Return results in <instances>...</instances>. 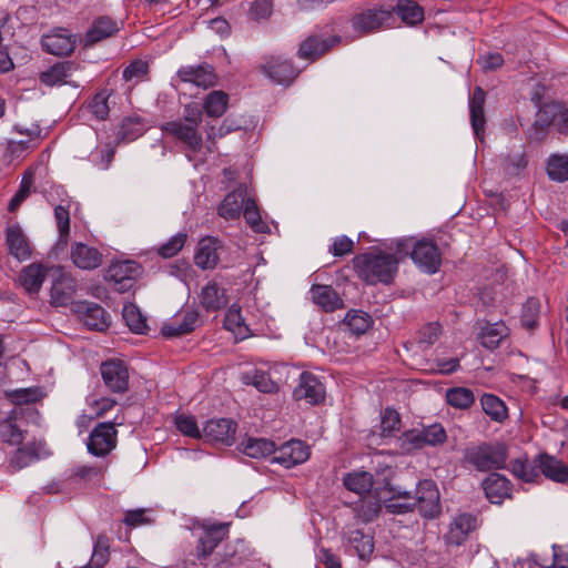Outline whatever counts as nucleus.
<instances>
[{"label":"nucleus","mask_w":568,"mask_h":568,"mask_svg":"<svg viewBox=\"0 0 568 568\" xmlns=\"http://www.w3.org/2000/svg\"><path fill=\"white\" fill-rule=\"evenodd\" d=\"M393 254L382 250L357 254L353 258V267L357 276L366 284L375 285L377 283L390 284L398 272L400 258L396 254L394 241L387 246Z\"/></svg>","instance_id":"nucleus-1"},{"label":"nucleus","mask_w":568,"mask_h":568,"mask_svg":"<svg viewBox=\"0 0 568 568\" xmlns=\"http://www.w3.org/2000/svg\"><path fill=\"white\" fill-rule=\"evenodd\" d=\"M394 244L400 260L410 256L416 266L427 274H435L439 270L442 255L435 242L409 236L396 239Z\"/></svg>","instance_id":"nucleus-2"},{"label":"nucleus","mask_w":568,"mask_h":568,"mask_svg":"<svg viewBox=\"0 0 568 568\" xmlns=\"http://www.w3.org/2000/svg\"><path fill=\"white\" fill-rule=\"evenodd\" d=\"M508 454L503 443H481L464 450V462L478 471L503 469Z\"/></svg>","instance_id":"nucleus-3"},{"label":"nucleus","mask_w":568,"mask_h":568,"mask_svg":"<svg viewBox=\"0 0 568 568\" xmlns=\"http://www.w3.org/2000/svg\"><path fill=\"white\" fill-rule=\"evenodd\" d=\"M162 132L181 144L187 153H200L203 149V136L200 126L185 121H168L160 128ZM187 156L191 159L190 154Z\"/></svg>","instance_id":"nucleus-4"},{"label":"nucleus","mask_w":568,"mask_h":568,"mask_svg":"<svg viewBox=\"0 0 568 568\" xmlns=\"http://www.w3.org/2000/svg\"><path fill=\"white\" fill-rule=\"evenodd\" d=\"M446 432L439 424L420 429H410L398 437V446L405 453L422 449L426 446L440 445L446 440Z\"/></svg>","instance_id":"nucleus-5"},{"label":"nucleus","mask_w":568,"mask_h":568,"mask_svg":"<svg viewBox=\"0 0 568 568\" xmlns=\"http://www.w3.org/2000/svg\"><path fill=\"white\" fill-rule=\"evenodd\" d=\"M141 273L142 267L138 262L118 261L108 267L105 280L112 283L115 291L125 293L133 287Z\"/></svg>","instance_id":"nucleus-6"},{"label":"nucleus","mask_w":568,"mask_h":568,"mask_svg":"<svg viewBox=\"0 0 568 568\" xmlns=\"http://www.w3.org/2000/svg\"><path fill=\"white\" fill-rule=\"evenodd\" d=\"M118 442V432L112 422L98 424L88 438V452L95 457H104L109 455L115 447Z\"/></svg>","instance_id":"nucleus-7"},{"label":"nucleus","mask_w":568,"mask_h":568,"mask_svg":"<svg viewBox=\"0 0 568 568\" xmlns=\"http://www.w3.org/2000/svg\"><path fill=\"white\" fill-rule=\"evenodd\" d=\"M390 19L392 10L381 6L357 12L353 16L351 22L355 32L359 36H366L388 24Z\"/></svg>","instance_id":"nucleus-8"},{"label":"nucleus","mask_w":568,"mask_h":568,"mask_svg":"<svg viewBox=\"0 0 568 568\" xmlns=\"http://www.w3.org/2000/svg\"><path fill=\"white\" fill-rule=\"evenodd\" d=\"M263 74L275 84L288 85L298 74L293 63L283 55H267L261 65Z\"/></svg>","instance_id":"nucleus-9"},{"label":"nucleus","mask_w":568,"mask_h":568,"mask_svg":"<svg viewBox=\"0 0 568 568\" xmlns=\"http://www.w3.org/2000/svg\"><path fill=\"white\" fill-rule=\"evenodd\" d=\"M100 373L105 387L116 394L129 389L130 374L126 364L118 358L105 361L100 366Z\"/></svg>","instance_id":"nucleus-10"},{"label":"nucleus","mask_w":568,"mask_h":568,"mask_svg":"<svg viewBox=\"0 0 568 568\" xmlns=\"http://www.w3.org/2000/svg\"><path fill=\"white\" fill-rule=\"evenodd\" d=\"M413 500L414 508L425 518H435L440 513L439 491L432 480L418 483Z\"/></svg>","instance_id":"nucleus-11"},{"label":"nucleus","mask_w":568,"mask_h":568,"mask_svg":"<svg viewBox=\"0 0 568 568\" xmlns=\"http://www.w3.org/2000/svg\"><path fill=\"white\" fill-rule=\"evenodd\" d=\"M78 37L65 28H53L41 37L42 49L53 55H69L77 47Z\"/></svg>","instance_id":"nucleus-12"},{"label":"nucleus","mask_w":568,"mask_h":568,"mask_svg":"<svg viewBox=\"0 0 568 568\" xmlns=\"http://www.w3.org/2000/svg\"><path fill=\"white\" fill-rule=\"evenodd\" d=\"M199 324V312L194 308L182 310L163 324L161 333L165 337H179L195 329Z\"/></svg>","instance_id":"nucleus-13"},{"label":"nucleus","mask_w":568,"mask_h":568,"mask_svg":"<svg viewBox=\"0 0 568 568\" xmlns=\"http://www.w3.org/2000/svg\"><path fill=\"white\" fill-rule=\"evenodd\" d=\"M122 27V22L114 20L109 16L95 18L84 37V45L91 47L98 42L106 40L118 34Z\"/></svg>","instance_id":"nucleus-14"},{"label":"nucleus","mask_w":568,"mask_h":568,"mask_svg":"<svg viewBox=\"0 0 568 568\" xmlns=\"http://www.w3.org/2000/svg\"><path fill=\"white\" fill-rule=\"evenodd\" d=\"M310 457L308 447L301 440L292 439L283 444L278 449L275 448L273 462L285 468L302 464Z\"/></svg>","instance_id":"nucleus-15"},{"label":"nucleus","mask_w":568,"mask_h":568,"mask_svg":"<svg viewBox=\"0 0 568 568\" xmlns=\"http://www.w3.org/2000/svg\"><path fill=\"white\" fill-rule=\"evenodd\" d=\"M236 424L230 418L210 419L203 427V435L224 445H232L235 438Z\"/></svg>","instance_id":"nucleus-16"},{"label":"nucleus","mask_w":568,"mask_h":568,"mask_svg":"<svg viewBox=\"0 0 568 568\" xmlns=\"http://www.w3.org/2000/svg\"><path fill=\"white\" fill-rule=\"evenodd\" d=\"M70 256L78 268L85 271L98 268L103 261V255L98 248L84 243H74Z\"/></svg>","instance_id":"nucleus-17"},{"label":"nucleus","mask_w":568,"mask_h":568,"mask_svg":"<svg viewBox=\"0 0 568 568\" xmlns=\"http://www.w3.org/2000/svg\"><path fill=\"white\" fill-rule=\"evenodd\" d=\"M221 247V242L213 236L203 237L199 242L194 255L195 265L202 270L214 268L220 261L219 250Z\"/></svg>","instance_id":"nucleus-18"},{"label":"nucleus","mask_w":568,"mask_h":568,"mask_svg":"<svg viewBox=\"0 0 568 568\" xmlns=\"http://www.w3.org/2000/svg\"><path fill=\"white\" fill-rule=\"evenodd\" d=\"M57 276L51 286V301L58 306H67L72 302L77 284L74 278L63 273L60 268L55 270Z\"/></svg>","instance_id":"nucleus-19"},{"label":"nucleus","mask_w":568,"mask_h":568,"mask_svg":"<svg viewBox=\"0 0 568 568\" xmlns=\"http://www.w3.org/2000/svg\"><path fill=\"white\" fill-rule=\"evenodd\" d=\"M476 518L469 514H460L454 517L448 526L447 532L444 535L448 545L459 546L468 537L469 532L475 529Z\"/></svg>","instance_id":"nucleus-20"},{"label":"nucleus","mask_w":568,"mask_h":568,"mask_svg":"<svg viewBox=\"0 0 568 568\" xmlns=\"http://www.w3.org/2000/svg\"><path fill=\"white\" fill-rule=\"evenodd\" d=\"M178 77L183 82H189L204 89L215 84L216 77L214 70L209 64L181 67Z\"/></svg>","instance_id":"nucleus-21"},{"label":"nucleus","mask_w":568,"mask_h":568,"mask_svg":"<svg viewBox=\"0 0 568 568\" xmlns=\"http://www.w3.org/2000/svg\"><path fill=\"white\" fill-rule=\"evenodd\" d=\"M247 197L246 186L240 185L226 194L217 207V214L225 220L239 219Z\"/></svg>","instance_id":"nucleus-22"},{"label":"nucleus","mask_w":568,"mask_h":568,"mask_svg":"<svg viewBox=\"0 0 568 568\" xmlns=\"http://www.w3.org/2000/svg\"><path fill=\"white\" fill-rule=\"evenodd\" d=\"M200 303L206 312H216L224 308L229 303L225 288L219 286L214 281L203 286L200 294Z\"/></svg>","instance_id":"nucleus-23"},{"label":"nucleus","mask_w":568,"mask_h":568,"mask_svg":"<svg viewBox=\"0 0 568 568\" xmlns=\"http://www.w3.org/2000/svg\"><path fill=\"white\" fill-rule=\"evenodd\" d=\"M483 488L486 497L493 504H501L506 497L510 496V481L498 473L490 474L484 481Z\"/></svg>","instance_id":"nucleus-24"},{"label":"nucleus","mask_w":568,"mask_h":568,"mask_svg":"<svg viewBox=\"0 0 568 568\" xmlns=\"http://www.w3.org/2000/svg\"><path fill=\"white\" fill-rule=\"evenodd\" d=\"M45 276L47 267L39 263H32L21 270L18 281L28 294H36L40 291Z\"/></svg>","instance_id":"nucleus-25"},{"label":"nucleus","mask_w":568,"mask_h":568,"mask_svg":"<svg viewBox=\"0 0 568 568\" xmlns=\"http://www.w3.org/2000/svg\"><path fill=\"white\" fill-rule=\"evenodd\" d=\"M242 129H244V122L234 116L225 118L219 126L207 123L205 126L206 140L209 142L207 151L213 152L215 150V144L219 139Z\"/></svg>","instance_id":"nucleus-26"},{"label":"nucleus","mask_w":568,"mask_h":568,"mask_svg":"<svg viewBox=\"0 0 568 568\" xmlns=\"http://www.w3.org/2000/svg\"><path fill=\"white\" fill-rule=\"evenodd\" d=\"M229 526L225 524L214 525L207 528L199 540L197 557L206 558L213 552L217 545L226 537Z\"/></svg>","instance_id":"nucleus-27"},{"label":"nucleus","mask_w":568,"mask_h":568,"mask_svg":"<svg viewBox=\"0 0 568 568\" xmlns=\"http://www.w3.org/2000/svg\"><path fill=\"white\" fill-rule=\"evenodd\" d=\"M485 91L480 87H476L469 99L470 121L474 133L477 138H481L485 132Z\"/></svg>","instance_id":"nucleus-28"},{"label":"nucleus","mask_w":568,"mask_h":568,"mask_svg":"<svg viewBox=\"0 0 568 568\" xmlns=\"http://www.w3.org/2000/svg\"><path fill=\"white\" fill-rule=\"evenodd\" d=\"M318 385L320 382L315 375L303 372L293 396L296 400H305L307 404L315 405L318 403Z\"/></svg>","instance_id":"nucleus-29"},{"label":"nucleus","mask_w":568,"mask_h":568,"mask_svg":"<svg viewBox=\"0 0 568 568\" xmlns=\"http://www.w3.org/2000/svg\"><path fill=\"white\" fill-rule=\"evenodd\" d=\"M6 242L9 253L19 261H26L30 257L29 243L19 225H12L7 229Z\"/></svg>","instance_id":"nucleus-30"},{"label":"nucleus","mask_w":568,"mask_h":568,"mask_svg":"<svg viewBox=\"0 0 568 568\" xmlns=\"http://www.w3.org/2000/svg\"><path fill=\"white\" fill-rule=\"evenodd\" d=\"M538 468L545 477L554 481L565 483L568 480V466L552 456L539 455Z\"/></svg>","instance_id":"nucleus-31"},{"label":"nucleus","mask_w":568,"mask_h":568,"mask_svg":"<svg viewBox=\"0 0 568 568\" xmlns=\"http://www.w3.org/2000/svg\"><path fill=\"white\" fill-rule=\"evenodd\" d=\"M73 70H75V64L73 62H58L51 65L48 70L41 72L39 79L40 82L45 85H61L68 83V78L71 77Z\"/></svg>","instance_id":"nucleus-32"},{"label":"nucleus","mask_w":568,"mask_h":568,"mask_svg":"<svg viewBox=\"0 0 568 568\" xmlns=\"http://www.w3.org/2000/svg\"><path fill=\"white\" fill-rule=\"evenodd\" d=\"M509 334L508 327L503 322L488 323L481 327L478 335L481 345L488 349H495Z\"/></svg>","instance_id":"nucleus-33"},{"label":"nucleus","mask_w":568,"mask_h":568,"mask_svg":"<svg viewBox=\"0 0 568 568\" xmlns=\"http://www.w3.org/2000/svg\"><path fill=\"white\" fill-rule=\"evenodd\" d=\"M389 9L407 26H416L424 20V9L414 0H398L397 4Z\"/></svg>","instance_id":"nucleus-34"},{"label":"nucleus","mask_w":568,"mask_h":568,"mask_svg":"<svg viewBox=\"0 0 568 568\" xmlns=\"http://www.w3.org/2000/svg\"><path fill=\"white\" fill-rule=\"evenodd\" d=\"M0 438L9 445H20L24 439V432L17 423V412L12 410L4 419L0 420Z\"/></svg>","instance_id":"nucleus-35"},{"label":"nucleus","mask_w":568,"mask_h":568,"mask_svg":"<svg viewBox=\"0 0 568 568\" xmlns=\"http://www.w3.org/2000/svg\"><path fill=\"white\" fill-rule=\"evenodd\" d=\"M84 325L92 331H103L109 326V315L99 304L88 303L83 312Z\"/></svg>","instance_id":"nucleus-36"},{"label":"nucleus","mask_w":568,"mask_h":568,"mask_svg":"<svg viewBox=\"0 0 568 568\" xmlns=\"http://www.w3.org/2000/svg\"><path fill=\"white\" fill-rule=\"evenodd\" d=\"M480 405L484 413L496 423H503L508 417L506 404L494 394H484L480 397Z\"/></svg>","instance_id":"nucleus-37"},{"label":"nucleus","mask_w":568,"mask_h":568,"mask_svg":"<svg viewBox=\"0 0 568 568\" xmlns=\"http://www.w3.org/2000/svg\"><path fill=\"white\" fill-rule=\"evenodd\" d=\"M242 446V452L252 458H264L275 454V443L266 438L250 437Z\"/></svg>","instance_id":"nucleus-38"},{"label":"nucleus","mask_w":568,"mask_h":568,"mask_svg":"<svg viewBox=\"0 0 568 568\" xmlns=\"http://www.w3.org/2000/svg\"><path fill=\"white\" fill-rule=\"evenodd\" d=\"M229 104V95L223 91L210 92L203 102V111L211 118L222 116Z\"/></svg>","instance_id":"nucleus-39"},{"label":"nucleus","mask_w":568,"mask_h":568,"mask_svg":"<svg viewBox=\"0 0 568 568\" xmlns=\"http://www.w3.org/2000/svg\"><path fill=\"white\" fill-rule=\"evenodd\" d=\"M347 540L361 559L371 556L374 550V539L371 534H365L358 529L352 530L348 532Z\"/></svg>","instance_id":"nucleus-40"},{"label":"nucleus","mask_w":568,"mask_h":568,"mask_svg":"<svg viewBox=\"0 0 568 568\" xmlns=\"http://www.w3.org/2000/svg\"><path fill=\"white\" fill-rule=\"evenodd\" d=\"M224 327L241 338L246 337L250 332L248 326L244 323V318L242 317L241 308L237 305H232L226 311Z\"/></svg>","instance_id":"nucleus-41"},{"label":"nucleus","mask_w":568,"mask_h":568,"mask_svg":"<svg viewBox=\"0 0 568 568\" xmlns=\"http://www.w3.org/2000/svg\"><path fill=\"white\" fill-rule=\"evenodd\" d=\"M373 484V476L368 471H354L344 477L345 487L359 495L368 493Z\"/></svg>","instance_id":"nucleus-42"},{"label":"nucleus","mask_w":568,"mask_h":568,"mask_svg":"<svg viewBox=\"0 0 568 568\" xmlns=\"http://www.w3.org/2000/svg\"><path fill=\"white\" fill-rule=\"evenodd\" d=\"M123 320L125 321L128 327L135 334H144L148 324L146 317L142 315L139 307L134 304H128L123 307Z\"/></svg>","instance_id":"nucleus-43"},{"label":"nucleus","mask_w":568,"mask_h":568,"mask_svg":"<svg viewBox=\"0 0 568 568\" xmlns=\"http://www.w3.org/2000/svg\"><path fill=\"white\" fill-rule=\"evenodd\" d=\"M110 539L105 535H99L95 539L93 552L88 566L82 568H102L109 560Z\"/></svg>","instance_id":"nucleus-44"},{"label":"nucleus","mask_w":568,"mask_h":568,"mask_svg":"<svg viewBox=\"0 0 568 568\" xmlns=\"http://www.w3.org/2000/svg\"><path fill=\"white\" fill-rule=\"evenodd\" d=\"M446 400L455 408L466 409L474 404L475 395L469 388L453 387L446 392Z\"/></svg>","instance_id":"nucleus-45"},{"label":"nucleus","mask_w":568,"mask_h":568,"mask_svg":"<svg viewBox=\"0 0 568 568\" xmlns=\"http://www.w3.org/2000/svg\"><path fill=\"white\" fill-rule=\"evenodd\" d=\"M106 467L103 465H77L72 469V476L79 480L88 483H99L102 480Z\"/></svg>","instance_id":"nucleus-46"},{"label":"nucleus","mask_w":568,"mask_h":568,"mask_svg":"<svg viewBox=\"0 0 568 568\" xmlns=\"http://www.w3.org/2000/svg\"><path fill=\"white\" fill-rule=\"evenodd\" d=\"M108 101L109 93L105 90L100 91L89 101L87 109L94 119L99 121L106 120L110 112Z\"/></svg>","instance_id":"nucleus-47"},{"label":"nucleus","mask_w":568,"mask_h":568,"mask_svg":"<svg viewBox=\"0 0 568 568\" xmlns=\"http://www.w3.org/2000/svg\"><path fill=\"white\" fill-rule=\"evenodd\" d=\"M344 323L354 334L361 335L371 327L372 318L367 313L354 310L346 314Z\"/></svg>","instance_id":"nucleus-48"},{"label":"nucleus","mask_w":568,"mask_h":568,"mask_svg":"<svg viewBox=\"0 0 568 568\" xmlns=\"http://www.w3.org/2000/svg\"><path fill=\"white\" fill-rule=\"evenodd\" d=\"M39 459L34 444H27L18 448L11 456L10 464L16 469H22Z\"/></svg>","instance_id":"nucleus-49"},{"label":"nucleus","mask_w":568,"mask_h":568,"mask_svg":"<svg viewBox=\"0 0 568 568\" xmlns=\"http://www.w3.org/2000/svg\"><path fill=\"white\" fill-rule=\"evenodd\" d=\"M547 173L554 181L568 180V155H552L547 163Z\"/></svg>","instance_id":"nucleus-50"},{"label":"nucleus","mask_w":568,"mask_h":568,"mask_svg":"<svg viewBox=\"0 0 568 568\" xmlns=\"http://www.w3.org/2000/svg\"><path fill=\"white\" fill-rule=\"evenodd\" d=\"M246 222L250 224L252 230L257 233H266L268 226L262 221L258 213L256 203L253 199L247 197L245 205L242 210Z\"/></svg>","instance_id":"nucleus-51"},{"label":"nucleus","mask_w":568,"mask_h":568,"mask_svg":"<svg viewBox=\"0 0 568 568\" xmlns=\"http://www.w3.org/2000/svg\"><path fill=\"white\" fill-rule=\"evenodd\" d=\"M144 132V125L139 118H125L119 129L118 136L122 141H134Z\"/></svg>","instance_id":"nucleus-52"},{"label":"nucleus","mask_w":568,"mask_h":568,"mask_svg":"<svg viewBox=\"0 0 568 568\" xmlns=\"http://www.w3.org/2000/svg\"><path fill=\"white\" fill-rule=\"evenodd\" d=\"M381 508L379 500L373 498L363 499L355 508L356 518L361 523H369L378 516Z\"/></svg>","instance_id":"nucleus-53"},{"label":"nucleus","mask_w":568,"mask_h":568,"mask_svg":"<svg viewBox=\"0 0 568 568\" xmlns=\"http://www.w3.org/2000/svg\"><path fill=\"white\" fill-rule=\"evenodd\" d=\"M187 235L184 232H179L171 236L164 244L158 248V254L164 258L175 256L184 246Z\"/></svg>","instance_id":"nucleus-54"},{"label":"nucleus","mask_w":568,"mask_h":568,"mask_svg":"<svg viewBox=\"0 0 568 568\" xmlns=\"http://www.w3.org/2000/svg\"><path fill=\"white\" fill-rule=\"evenodd\" d=\"M386 509L392 514H404L414 509L413 497L408 493H397L385 503Z\"/></svg>","instance_id":"nucleus-55"},{"label":"nucleus","mask_w":568,"mask_h":568,"mask_svg":"<svg viewBox=\"0 0 568 568\" xmlns=\"http://www.w3.org/2000/svg\"><path fill=\"white\" fill-rule=\"evenodd\" d=\"M440 335V325L438 323H428L423 326L416 336V344L420 349L432 346Z\"/></svg>","instance_id":"nucleus-56"},{"label":"nucleus","mask_w":568,"mask_h":568,"mask_svg":"<svg viewBox=\"0 0 568 568\" xmlns=\"http://www.w3.org/2000/svg\"><path fill=\"white\" fill-rule=\"evenodd\" d=\"M247 383L252 384L262 393H273L277 389V385L271 379L270 375L264 371L254 369L246 374Z\"/></svg>","instance_id":"nucleus-57"},{"label":"nucleus","mask_w":568,"mask_h":568,"mask_svg":"<svg viewBox=\"0 0 568 568\" xmlns=\"http://www.w3.org/2000/svg\"><path fill=\"white\" fill-rule=\"evenodd\" d=\"M32 183V175L30 173H26L22 176L19 190L16 192L8 204V210L10 212H16L21 203L30 195Z\"/></svg>","instance_id":"nucleus-58"},{"label":"nucleus","mask_w":568,"mask_h":568,"mask_svg":"<svg viewBox=\"0 0 568 568\" xmlns=\"http://www.w3.org/2000/svg\"><path fill=\"white\" fill-rule=\"evenodd\" d=\"M175 426L184 436L191 438H200L202 436L195 418L191 415H178L175 417Z\"/></svg>","instance_id":"nucleus-59"},{"label":"nucleus","mask_w":568,"mask_h":568,"mask_svg":"<svg viewBox=\"0 0 568 568\" xmlns=\"http://www.w3.org/2000/svg\"><path fill=\"white\" fill-rule=\"evenodd\" d=\"M511 473L519 479L530 483L538 477V471L528 460L516 459L511 463Z\"/></svg>","instance_id":"nucleus-60"},{"label":"nucleus","mask_w":568,"mask_h":568,"mask_svg":"<svg viewBox=\"0 0 568 568\" xmlns=\"http://www.w3.org/2000/svg\"><path fill=\"white\" fill-rule=\"evenodd\" d=\"M148 71V62L143 60H135L123 70L122 75L125 81H134L135 83H139L146 78Z\"/></svg>","instance_id":"nucleus-61"},{"label":"nucleus","mask_w":568,"mask_h":568,"mask_svg":"<svg viewBox=\"0 0 568 568\" xmlns=\"http://www.w3.org/2000/svg\"><path fill=\"white\" fill-rule=\"evenodd\" d=\"M544 112L554 116V121L561 133L568 132V108L559 103H549L545 105Z\"/></svg>","instance_id":"nucleus-62"},{"label":"nucleus","mask_w":568,"mask_h":568,"mask_svg":"<svg viewBox=\"0 0 568 568\" xmlns=\"http://www.w3.org/2000/svg\"><path fill=\"white\" fill-rule=\"evenodd\" d=\"M539 306V302L536 298H529L524 304L521 312V323L526 328L532 329L536 327Z\"/></svg>","instance_id":"nucleus-63"},{"label":"nucleus","mask_w":568,"mask_h":568,"mask_svg":"<svg viewBox=\"0 0 568 568\" xmlns=\"http://www.w3.org/2000/svg\"><path fill=\"white\" fill-rule=\"evenodd\" d=\"M344 307V302L329 285H322V311L333 312Z\"/></svg>","instance_id":"nucleus-64"}]
</instances>
